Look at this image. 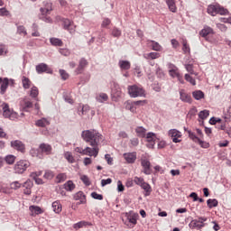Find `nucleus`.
<instances>
[{
    "label": "nucleus",
    "mask_w": 231,
    "mask_h": 231,
    "mask_svg": "<svg viewBox=\"0 0 231 231\" xmlns=\"http://www.w3.org/2000/svg\"><path fill=\"white\" fill-rule=\"evenodd\" d=\"M81 138H83L84 142L92 147L90 150L93 151L95 153V158H97L100 151L98 145L104 142V135H102V134H100L97 130L89 129L81 133Z\"/></svg>",
    "instance_id": "obj_1"
},
{
    "label": "nucleus",
    "mask_w": 231,
    "mask_h": 231,
    "mask_svg": "<svg viewBox=\"0 0 231 231\" xmlns=\"http://www.w3.org/2000/svg\"><path fill=\"white\" fill-rule=\"evenodd\" d=\"M128 94L132 98H136L137 97H145V90L136 85H133L128 87Z\"/></svg>",
    "instance_id": "obj_2"
},
{
    "label": "nucleus",
    "mask_w": 231,
    "mask_h": 231,
    "mask_svg": "<svg viewBox=\"0 0 231 231\" xmlns=\"http://www.w3.org/2000/svg\"><path fill=\"white\" fill-rule=\"evenodd\" d=\"M28 167H30V162L21 160L14 164V171L15 174H23Z\"/></svg>",
    "instance_id": "obj_3"
},
{
    "label": "nucleus",
    "mask_w": 231,
    "mask_h": 231,
    "mask_svg": "<svg viewBox=\"0 0 231 231\" xmlns=\"http://www.w3.org/2000/svg\"><path fill=\"white\" fill-rule=\"evenodd\" d=\"M205 221H207V217H199L198 219L191 220L189 226L191 230H199L205 226Z\"/></svg>",
    "instance_id": "obj_4"
},
{
    "label": "nucleus",
    "mask_w": 231,
    "mask_h": 231,
    "mask_svg": "<svg viewBox=\"0 0 231 231\" xmlns=\"http://www.w3.org/2000/svg\"><path fill=\"white\" fill-rule=\"evenodd\" d=\"M2 109L5 118H9V120H15L17 118V113L10 109V106L7 103H3Z\"/></svg>",
    "instance_id": "obj_5"
},
{
    "label": "nucleus",
    "mask_w": 231,
    "mask_h": 231,
    "mask_svg": "<svg viewBox=\"0 0 231 231\" xmlns=\"http://www.w3.org/2000/svg\"><path fill=\"white\" fill-rule=\"evenodd\" d=\"M170 75L172 77V79H177L180 82V84H185V80L183 79V76L180 73V69L174 65H172V68L169 70Z\"/></svg>",
    "instance_id": "obj_6"
},
{
    "label": "nucleus",
    "mask_w": 231,
    "mask_h": 231,
    "mask_svg": "<svg viewBox=\"0 0 231 231\" xmlns=\"http://www.w3.org/2000/svg\"><path fill=\"white\" fill-rule=\"evenodd\" d=\"M169 136L172 138V142L174 143H180L181 142V132L178 131L177 129H171L169 131Z\"/></svg>",
    "instance_id": "obj_7"
},
{
    "label": "nucleus",
    "mask_w": 231,
    "mask_h": 231,
    "mask_svg": "<svg viewBox=\"0 0 231 231\" xmlns=\"http://www.w3.org/2000/svg\"><path fill=\"white\" fill-rule=\"evenodd\" d=\"M75 152H79V154H83L84 156H94V158H95V153L91 150V147H89V146H87L85 149H82L80 147H77L75 149Z\"/></svg>",
    "instance_id": "obj_8"
},
{
    "label": "nucleus",
    "mask_w": 231,
    "mask_h": 231,
    "mask_svg": "<svg viewBox=\"0 0 231 231\" xmlns=\"http://www.w3.org/2000/svg\"><path fill=\"white\" fill-rule=\"evenodd\" d=\"M141 165L143 169V172L146 175L152 174V171L151 170V162H149V160L147 159H142L141 160Z\"/></svg>",
    "instance_id": "obj_9"
},
{
    "label": "nucleus",
    "mask_w": 231,
    "mask_h": 231,
    "mask_svg": "<svg viewBox=\"0 0 231 231\" xmlns=\"http://www.w3.org/2000/svg\"><path fill=\"white\" fill-rule=\"evenodd\" d=\"M11 147H13V149H15L16 151H19L20 152H24V143H23V142L19 140L12 141Z\"/></svg>",
    "instance_id": "obj_10"
},
{
    "label": "nucleus",
    "mask_w": 231,
    "mask_h": 231,
    "mask_svg": "<svg viewBox=\"0 0 231 231\" xmlns=\"http://www.w3.org/2000/svg\"><path fill=\"white\" fill-rule=\"evenodd\" d=\"M146 140L147 142L149 143L147 144V147L149 149H152L154 147V140H156V134L154 133H152V132H149L147 134H146Z\"/></svg>",
    "instance_id": "obj_11"
},
{
    "label": "nucleus",
    "mask_w": 231,
    "mask_h": 231,
    "mask_svg": "<svg viewBox=\"0 0 231 231\" xmlns=\"http://www.w3.org/2000/svg\"><path fill=\"white\" fill-rule=\"evenodd\" d=\"M180 98L181 102H186L187 104H192V97L189 94L185 92L184 89L180 90Z\"/></svg>",
    "instance_id": "obj_12"
},
{
    "label": "nucleus",
    "mask_w": 231,
    "mask_h": 231,
    "mask_svg": "<svg viewBox=\"0 0 231 231\" xmlns=\"http://www.w3.org/2000/svg\"><path fill=\"white\" fill-rule=\"evenodd\" d=\"M74 199L79 201L77 205H86V195L84 192L79 191L74 195Z\"/></svg>",
    "instance_id": "obj_13"
},
{
    "label": "nucleus",
    "mask_w": 231,
    "mask_h": 231,
    "mask_svg": "<svg viewBox=\"0 0 231 231\" xmlns=\"http://www.w3.org/2000/svg\"><path fill=\"white\" fill-rule=\"evenodd\" d=\"M36 71L37 73H52L51 69L48 68V65L46 63H41L36 66Z\"/></svg>",
    "instance_id": "obj_14"
},
{
    "label": "nucleus",
    "mask_w": 231,
    "mask_h": 231,
    "mask_svg": "<svg viewBox=\"0 0 231 231\" xmlns=\"http://www.w3.org/2000/svg\"><path fill=\"white\" fill-rule=\"evenodd\" d=\"M39 150L43 154L50 155V154H51L52 148H51V145H50L48 143H42L39 146Z\"/></svg>",
    "instance_id": "obj_15"
},
{
    "label": "nucleus",
    "mask_w": 231,
    "mask_h": 231,
    "mask_svg": "<svg viewBox=\"0 0 231 231\" xmlns=\"http://www.w3.org/2000/svg\"><path fill=\"white\" fill-rule=\"evenodd\" d=\"M21 107L23 111H28V109H32V107H33V103H32L28 98H24L21 102Z\"/></svg>",
    "instance_id": "obj_16"
},
{
    "label": "nucleus",
    "mask_w": 231,
    "mask_h": 231,
    "mask_svg": "<svg viewBox=\"0 0 231 231\" xmlns=\"http://www.w3.org/2000/svg\"><path fill=\"white\" fill-rule=\"evenodd\" d=\"M86 66H88V60L84 58H82L79 60V67L76 69L75 72L77 73V75H80V73H82V71H84V68H86Z\"/></svg>",
    "instance_id": "obj_17"
},
{
    "label": "nucleus",
    "mask_w": 231,
    "mask_h": 231,
    "mask_svg": "<svg viewBox=\"0 0 231 231\" xmlns=\"http://www.w3.org/2000/svg\"><path fill=\"white\" fill-rule=\"evenodd\" d=\"M124 158L127 163H134L136 162V152L124 153Z\"/></svg>",
    "instance_id": "obj_18"
},
{
    "label": "nucleus",
    "mask_w": 231,
    "mask_h": 231,
    "mask_svg": "<svg viewBox=\"0 0 231 231\" xmlns=\"http://www.w3.org/2000/svg\"><path fill=\"white\" fill-rule=\"evenodd\" d=\"M118 66L120 69L127 71V69H131V62L129 60H121L118 62Z\"/></svg>",
    "instance_id": "obj_19"
},
{
    "label": "nucleus",
    "mask_w": 231,
    "mask_h": 231,
    "mask_svg": "<svg viewBox=\"0 0 231 231\" xmlns=\"http://www.w3.org/2000/svg\"><path fill=\"white\" fill-rule=\"evenodd\" d=\"M212 33H214V30H213L211 27L206 25V26H204V28L200 31L199 35H200L201 37H208V35H210V34H212Z\"/></svg>",
    "instance_id": "obj_20"
},
{
    "label": "nucleus",
    "mask_w": 231,
    "mask_h": 231,
    "mask_svg": "<svg viewBox=\"0 0 231 231\" xmlns=\"http://www.w3.org/2000/svg\"><path fill=\"white\" fill-rule=\"evenodd\" d=\"M160 56L159 52H149L143 54V59H146V60H154L156 59H160Z\"/></svg>",
    "instance_id": "obj_21"
},
{
    "label": "nucleus",
    "mask_w": 231,
    "mask_h": 231,
    "mask_svg": "<svg viewBox=\"0 0 231 231\" xmlns=\"http://www.w3.org/2000/svg\"><path fill=\"white\" fill-rule=\"evenodd\" d=\"M73 23L69 21V19L63 20V28L65 30H68L70 33H73L75 32V29L72 28Z\"/></svg>",
    "instance_id": "obj_22"
},
{
    "label": "nucleus",
    "mask_w": 231,
    "mask_h": 231,
    "mask_svg": "<svg viewBox=\"0 0 231 231\" xmlns=\"http://www.w3.org/2000/svg\"><path fill=\"white\" fill-rule=\"evenodd\" d=\"M135 133L139 138H145L147 129H145L143 126H137L135 128Z\"/></svg>",
    "instance_id": "obj_23"
},
{
    "label": "nucleus",
    "mask_w": 231,
    "mask_h": 231,
    "mask_svg": "<svg viewBox=\"0 0 231 231\" xmlns=\"http://www.w3.org/2000/svg\"><path fill=\"white\" fill-rule=\"evenodd\" d=\"M219 5H210L208 6V14H209V15H212L213 17H215V15H217V10H218Z\"/></svg>",
    "instance_id": "obj_24"
},
{
    "label": "nucleus",
    "mask_w": 231,
    "mask_h": 231,
    "mask_svg": "<svg viewBox=\"0 0 231 231\" xmlns=\"http://www.w3.org/2000/svg\"><path fill=\"white\" fill-rule=\"evenodd\" d=\"M8 84H9V82H8V78H5V79H3V81H2V83H1V88H0V89H1V91H0L1 95H5V93H6V89H8Z\"/></svg>",
    "instance_id": "obj_25"
},
{
    "label": "nucleus",
    "mask_w": 231,
    "mask_h": 231,
    "mask_svg": "<svg viewBox=\"0 0 231 231\" xmlns=\"http://www.w3.org/2000/svg\"><path fill=\"white\" fill-rule=\"evenodd\" d=\"M192 97L195 100H201L202 98H205V93L201 90H195L192 92Z\"/></svg>",
    "instance_id": "obj_26"
},
{
    "label": "nucleus",
    "mask_w": 231,
    "mask_h": 231,
    "mask_svg": "<svg viewBox=\"0 0 231 231\" xmlns=\"http://www.w3.org/2000/svg\"><path fill=\"white\" fill-rule=\"evenodd\" d=\"M52 208L55 214H60V212H62V205H60V202L59 201H54L52 203Z\"/></svg>",
    "instance_id": "obj_27"
},
{
    "label": "nucleus",
    "mask_w": 231,
    "mask_h": 231,
    "mask_svg": "<svg viewBox=\"0 0 231 231\" xmlns=\"http://www.w3.org/2000/svg\"><path fill=\"white\" fill-rule=\"evenodd\" d=\"M166 5H168V8L170 12L173 14L176 13V1L175 0H166Z\"/></svg>",
    "instance_id": "obj_28"
},
{
    "label": "nucleus",
    "mask_w": 231,
    "mask_h": 231,
    "mask_svg": "<svg viewBox=\"0 0 231 231\" xmlns=\"http://www.w3.org/2000/svg\"><path fill=\"white\" fill-rule=\"evenodd\" d=\"M126 218L129 221V223H132V225H136L137 220H136V214L134 213H126Z\"/></svg>",
    "instance_id": "obj_29"
},
{
    "label": "nucleus",
    "mask_w": 231,
    "mask_h": 231,
    "mask_svg": "<svg viewBox=\"0 0 231 231\" xmlns=\"http://www.w3.org/2000/svg\"><path fill=\"white\" fill-rule=\"evenodd\" d=\"M35 125L37 127H46V125H50V121L46 118H42L40 120H37Z\"/></svg>",
    "instance_id": "obj_30"
},
{
    "label": "nucleus",
    "mask_w": 231,
    "mask_h": 231,
    "mask_svg": "<svg viewBox=\"0 0 231 231\" xmlns=\"http://www.w3.org/2000/svg\"><path fill=\"white\" fill-rule=\"evenodd\" d=\"M22 83L23 89H30V87L32 86V81L30 80V79L23 76L22 78Z\"/></svg>",
    "instance_id": "obj_31"
},
{
    "label": "nucleus",
    "mask_w": 231,
    "mask_h": 231,
    "mask_svg": "<svg viewBox=\"0 0 231 231\" xmlns=\"http://www.w3.org/2000/svg\"><path fill=\"white\" fill-rule=\"evenodd\" d=\"M148 42L152 43V50H153V51H162V48L160 43L152 40H148Z\"/></svg>",
    "instance_id": "obj_32"
},
{
    "label": "nucleus",
    "mask_w": 231,
    "mask_h": 231,
    "mask_svg": "<svg viewBox=\"0 0 231 231\" xmlns=\"http://www.w3.org/2000/svg\"><path fill=\"white\" fill-rule=\"evenodd\" d=\"M40 12H41L42 15H46V14H50V12H51V4L47 3L45 7H42L40 9Z\"/></svg>",
    "instance_id": "obj_33"
},
{
    "label": "nucleus",
    "mask_w": 231,
    "mask_h": 231,
    "mask_svg": "<svg viewBox=\"0 0 231 231\" xmlns=\"http://www.w3.org/2000/svg\"><path fill=\"white\" fill-rule=\"evenodd\" d=\"M65 190H68L69 192H71L72 190H75V183L73 181L69 180L63 185Z\"/></svg>",
    "instance_id": "obj_34"
},
{
    "label": "nucleus",
    "mask_w": 231,
    "mask_h": 231,
    "mask_svg": "<svg viewBox=\"0 0 231 231\" xmlns=\"http://www.w3.org/2000/svg\"><path fill=\"white\" fill-rule=\"evenodd\" d=\"M30 97L32 98H37L39 97V88L35 86H32L30 90Z\"/></svg>",
    "instance_id": "obj_35"
},
{
    "label": "nucleus",
    "mask_w": 231,
    "mask_h": 231,
    "mask_svg": "<svg viewBox=\"0 0 231 231\" xmlns=\"http://www.w3.org/2000/svg\"><path fill=\"white\" fill-rule=\"evenodd\" d=\"M207 203L208 208H214V207H217V205H219V202L216 199H208Z\"/></svg>",
    "instance_id": "obj_36"
},
{
    "label": "nucleus",
    "mask_w": 231,
    "mask_h": 231,
    "mask_svg": "<svg viewBox=\"0 0 231 231\" xmlns=\"http://www.w3.org/2000/svg\"><path fill=\"white\" fill-rule=\"evenodd\" d=\"M5 162L7 165H14V163H15V156L9 154L5 157Z\"/></svg>",
    "instance_id": "obj_37"
},
{
    "label": "nucleus",
    "mask_w": 231,
    "mask_h": 231,
    "mask_svg": "<svg viewBox=\"0 0 231 231\" xmlns=\"http://www.w3.org/2000/svg\"><path fill=\"white\" fill-rule=\"evenodd\" d=\"M21 187H23V183H20L19 180H14L10 183V189H12V190H19Z\"/></svg>",
    "instance_id": "obj_38"
},
{
    "label": "nucleus",
    "mask_w": 231,
    "mask_h": 231,
    "mask_svg": "<svg viewBox=\"0 0 231 231\" xmlns=\"http://www.w3.org/2000/svg\"><path fill=\"white\" fill-rule=\"evenodd\" d=\"M29 210L32 212V216H33L34 214H42V209L37 206H31L29 208Z\"/></svg>",
    "instance_id": "obj_39"
},
{
    "label": "nucleus",
    "mask_w": 231,
    "mask_h": 231,
    "mask_svg": "<svg viewBox=\"0 0 231 231\" xmlns=\"http://www.w3.org/2000/svg\"><path fill=\"white\" fill-rule=\"evenodd\" d=\"M141 189H143L145 191L144 196H151V185H149V183L144 182L141 186Z\"/></svg>",
    "instance_id": "obj_40"
},
{
    "label": "nucleus",
    "mask_w": 231,
    "mask_h": 231,
    "mask_svg": "<svg viewBox=\"0 0 231 231\" xmlns=\"http://www.w3.org/2000/svg\"><path fill=\"white\" fill-rule=\"evenodd\" d=\"M50 42L52 46H62L63 44L62 40L59 38H51Z\"/></svg>",
    "instance_id": "obj_41"
},
{
    "label": "nucleus",
    "mask_w": 231,
    "mask_h": 231,
    "mask_svg": "<svg viewBox=\"0 0 231 231\" xmlns=\"http://www.w3.org/2000/svg\"><path fill=\"white\" fill-rule=\"evenodd\" d=\"M64 158L69 162V163L75 162V158L73 157V154L71 153V152H66L64 153Z\"/></svg>",
    "instance_id": "obj_42"
},
{
    "label": "nucleus",
    "mask_w": 231,
    "mask_h": 231,
    "mask_svg": "<svg viewBox=\"0 0 231 231\" xmlns=\"http://www.w3.org/2000/svg\"><path fill=\"white\" fill-rule=\"evenodd\" d=\"M109 97H107V94L106 93H101L98 96H97V102H106V100H108Z\"/></svg>",
    "instance_id": "obj_43"
},
{
    "label": "nucleus",
    "mask_w": 231,
    "mask_h": 231,
    "mask_svg": "<svg viewBox=\"0 0 231 231\" xmlns=\"http://www.w3.org/2000/svg\"><path fill=\"white\" fill-rule=\"evenodd\" d=\"M185 68L190 75H195L196 77H198V72L194 71V66L192 64H186Z\"/></svg>",
    "instance_id": "obj_44"
},
{
    "label": "nucleus",
    "mask_w": 231,
    "mask_h": 231,
    "mask_svg": "<svg viewBox=\"0 0 231 231\" xmlns=\"http://www.w3.org/2000/svg\"><path fill=\"white\" fill-rule=\"evenodd\" d=\"M31 178H32V180H34V181L37 185H42V179L37 177V172L31 173Z\"/></svg>",
    "instance_id": "obj_45"
},
{
    "label": "nucleus",
    "mask_w": 231,
    "mask_h": 231,
    "mask_svg": "<svg viewBox=\"0 0 231 231\" xmlns=\"http://www.w3.org/2000/svg\"><path fill=\"white\" fill-rule=\"evenodd\" d=\"M182 51L184 53H190V46L187 43V40L182 41Z\"/></svg>",
    "instance_id": "obj_46"
},
{
    "label": "nucleus",
    "mask_w": 231,
    "mask_h": 231,
    "mask_svg": "<svg viewBox=\"0 0 231 231\" xmlns=\"http://www.w3.org/2000/svg\"><path fill=\"white\" fill-rule=\"evenodd\" d=\"M125 109L131 111V113H136V106L134 103H126Z\"/></svg>",
    "instance_id": "obj_47"
},
{
    "label": "nucleus",
    "mask_w": 231,
    "mask_h": 231,
    "mask_svg": "<svg viewBox=\"0 0 231 231\" xmlns=\"http://www.w3.org/2000/svg\"><path fill=\"white\" fill-rule=\"evenodd\" d=\"M210 115V112L208 110H202L199 114V117L201 118V120H205L206 118H208V116Z\"/></svg>",
    "instance_id": "obj_48"
},
{
    "label": "nucleus",
    "mask_w": 231,
    "mask_h": 231,
    "mask_svg": "<svg viewBox=\"0 0 231 231\" xmlns=\"http://www.w3.org/2000/svg\"><path fill=\"white\" fill-rule=\"evenodd\" d=\"M184 79L187 82H189L191 86H196V79H194L190 74H185Z\"/></svg>",
    "instance_id": "obj_49"
},
{
    "label": "nucleus",
    "mask_w": 231,
    "mask_h": 231,
    "mask_svg": "<svg viewBox=\"0 0 231 231\" xmlns=\"http://www.w3.org/2000/svg\"><path fill=\"white\" fill-rule=\"evenodd\" d=\"M111 34L113 35V37H116L118 39V37L122 35V31L116 27H114Z\"/></svg>",
    "instance_id": "obj_50"
},
{
    "label": "nucleus",
    "mask_w": 231,
    "mask_h": 231,
    "mask_svg": "<svg viewBox=\"0 0 231 231\" xmlns=\"http://www.w3.org/2000/svg\"><path fill=\"white\" fill-rule=\"evenodd\" d=\"M88 225L87 221H80L73 225V228L75 230H79V228H82V226H86Z\"/></svg>",
    "instance_id": "obj_51"
},
{
    "label": "nucleus",
    "mask_w": 231,
    "mask_h": 231,
    "mask_svg": "<svg viewBox=\"0 0 231 231\" xmlns=\"http://www.w3.org/2000/svg\"><path fill=\"white\" fill-rule=\"evenodd\" d=\"M197 143H199V145H200V147H202V149H208L210 147V144L201 139H199V141H197Z\"/></svg>",
    "instance_id": "obj_52"
},
{
    "label": "nucleus",
    "mask_w": 231,
    "mask_h": 231,
    "mask_svg": "<svg viewBox=\"0 0 231 231\" xmlns=\"http://www.w3.org/2000/svg\"><path fill=\"white\" fill-rule=\"evenodd\" d=\"M217 14L219 15H227L228 9H225V7L218 5Z\"/></svg>",
    "instance_id": "obj_53"
},
{
    "label": "nucleus",
    "mask_w": 231,
    "mask_h": 231,
    "mask_svg": "<svg viewBox=\"0 0 231 231\" xmlns=\"http://www.w3.org/2000/svg\"><path fill=\"white\" fill-rule=\"evenodd\" d=\"M88 111H89V106L85 105V106H79V115L82 116L85 113H88Z\"/></svg>",
    "instance_id": "obj_54"
},
{
    "label": "nucleus",
    "mask_w": 231,
    "mask_h": 231,
    "mask_svg": "<svg viewBox=\"0 0 231 231\" xmlns=\"http://www.w3.org/2000/svg\"><path fill=\"white\" fill-rule=\"evenodd\" d=\"M54 176L55 175L53 174V171H46L44 175H43V178H45V180H53Z\"/></svg>",
    "instance_id": "obj_55"
},
{
    "label": "nucleus",
    "mask_w": 231,
    "mask_h": 231,
    "mask_svg": "<svg viewBox=\"0 0 231 231\" xmlns=\"http://www.w3.org/2000/svg\"><path fill=\"white\" fill-rule=\"evenodd\" d=\"M57 183H62V181H66V175L64 173H60L56 177Z\"/></svg>",
    "instance_id": "obj_56"
},
{
    "label": "nucleus",
    "mask_w": 231,
    "mask_h": 231,
    "mask_svg": "<svg viewBox=\"0 0 231 231\" xmlns=\"http://www.w3.org/2000/svg\"><path fill=\"white\" fill-rule=\"evenodd\" d=\"M144 182H145V180H143V178L134 177V183L135 185H139V187H141Z\"/></svg>",
    "instance_id": "obj_57"
},
{
    "label": "nucleus",
    "mask_w": 231,
    "mask_h": 231,
    "mask_svg": "<svg viewBox=\"0 0 231 231\" xmlns=\"http://www.w3.org/2000/svg\"><path fill=\"white\" fill-rule=\"evenodd\" d=\"M60 75L62 80H68V79H69V74H68L64 69H60Z\"/></svg>",
    "instance_id": "obj_58"
},
{
    "label": "nucleus",
    "mask_w": 231,
    "mask_h": 231,
    "mask_svg": "<svg viewBox=\"0 0 231 231\" xmlns=\"http://www.w3.org/2000/svg\"><path fill=\"white\" fill-rule=\"evenodd\" d=\"M91 197L94 199H98L99 201H102V199H104V196H102V194H98L97 192H92L91 193Z\"/></svg>",
    "instance_id": "obj_59"
},
{
    "label": "nucleus",
    "mask_w": 231,
    "mask_h": 231,
    "mask_svg": "<svg viewBox=\"0 0 231 231\" xmlns=\"http://www.w3.org/2000/svg\"><path fill=\"white\" fill-rule=\"evenodd\" d=\"M209 124H211V125H216L217 124H221V118H219V117H212L209 120Z\"/></svg>",
    "instance_id": "obj_60"
},
{
    "label": "nucleus",
    "mask_w": 231,
    "mask_h": 231,
    "mask_svg": "<svg viewBox=\"0 0 231 231\" xmlns=\"http://www.w3.org/2000/svg\"><path fill=\"white\" fill-rule=\"evenodd\" d=\"M189 133V138L195 142V143H198L199 138L198 136H196V134L190 131L188 132Z\"/></svg>",
    "instance_id": "obj_61"
},
{
    "label": "nucleus",
    "mask_w": 231,
    "mask_h": 231,
    "mask_svg": "<svg viewBox=\"0 0 231 231\" xmlns=\"http://www.w3.org/2000/svg\"><path fill=\"white\" fill-rule=\"evenodd\" d=\"M17 32L20 35H26V33H27L26 28H24V26H23V25L18 26Z\"/></svg>",
    "instance_id": "obj_62"
},
{
    "label": "nucleus",
    "mask_w": 231,
    "mask_h": 231,
    "mask_svg": "<svg viewBox=\"0 0 231 231\" xmlns=\"http://www.w3.org/2000/svg\"><path fill=\"white\" fill-rule=\"evenodd\" d=\"M22 186L24 189H32V187H33V183L31 180H27L23 184H22Z\"/></svg>",
    "instance_id": "obj_63"
},
{
    "label": "nucleus",
    "mask_w": 231,
    "mask_h": 231,
    "mask_svg": "<svg viewBox=\"0 0 231 231\" xmlns=\"http://www.w3.org/2000/svg\"><path fill=\"white\" fill-rule=\"evenodd\" d=\"M80 180L83 181V183H85L87 186L91 185V182H89V178H88V176L83 175L81 176Z\"/></svg>",
    "instance_id": "obj_64"
}]
</instances>
